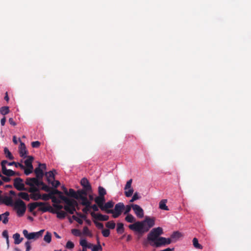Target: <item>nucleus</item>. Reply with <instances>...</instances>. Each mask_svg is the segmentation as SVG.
Segmentation results:
<instances>
[{"label": "nucleus", "mask_w": 251, "mask_h": 251, "mask_svg": "<svg viewBox=\"0 0 251 251\" xmlns=\"http://www.w3.org/2000/svg\"><path fill=\"white\" fill-rule=\"evenodd\" d=\"M163 233L162 227L152 228L147 235V239L150 242V245L153 247L159 248L170 244L173 241L171 238L160 237V235Z\"/></svg>", "instance_id": "nucleus-1"}, {"label": "nucleus", "mask_w": 251, "mask_h": 251, "mask_svg": "<svg viewBox=\"0 0 251 251\" xmlns=\"http://www.w3.org/2000/svg\"><path fill=\"white\" fill-rule=\"evenodd\" d=\"M139 226V228H143L145 231L148 232L155 225L154 218L146 217L144 220L135 222Z\"/></svg>", "instance_id": "nucleus-2"}, {"label": "nucleus", "mask_w": 251, "mask_h": 251, "mask_svg": "<svg viewBox=\"0 0 251 251\" xmlns=\"http://www.w3.org/2000/svg\"><path fill=\"white\" fill-rule=\"evenodd\" d=\"M39 210L43 212L49 211L51 213L56 214L57 217L60 219H63L65 218V217L66 216V212L63 211L55 210L50 205H47V206L41 207L40 208H39Z\"/></svg>", "instance_id": "nucleus-3"}, {"label": "nucleus", "mask_w": 251, "mask_h": 251, "mask_svg": "<svg viewBox=\"0 0 251 251\" xmlns=\"http://www.w3.org/2000/svg\"><path fill=\"white\" fill-rule=\"evenodd\" d=\"M125 206L123 202H119L115 205L114 209H111L108 211V214H112L114 218L119 217L125 209Z\"/></svg>", "instance_id": "nucleus-4"}, {"label": "nucleus", "mask_w": 251, "mask_h": 251, "mask_svg": "<svg viewBox=\"0 0 251 251\" xmlns=\"http://www.w3.org/2000/svg\"><path fill=\"white\" fill-rule=\"evenodd\" d=\"M44 231V229H42L38 232L28 233L26 229H24L23 231V233L27 239L36 240L42 236Z\"/></svg>", "instance_id": "nucleus-5"}, {"label": "nucleus", "mask_w": 251, "mask_h": 251, "mask_svg": "<svg viewBox=\"0 0 251 251\" xmlns=\"http://www.w3.org/2000/svg\"><path fill=\"white\" fill-rule=\"evenodd\" d=\"M14 208L17 210V213L19 216H23L26 210L25 203L21 200L18 199L14 202Z\"/></svg>", "instance_id": "nucleus-6"}, {"label": "nucleus", "mask_w": 251, "mask_h": 251, "mask_svg": "<svg viewBox=\"0 0 251 251\" xmlns=\"http://www.w3.org/2000/svg\"><path fill=\"white\" fill-rule=\"evenodd\" d=\"M77 201L74 200H72L68 203L66 204L64 206L65 211L70 214H73L76 211L75 207L77 206Z\"/></svg>", "instance_id": "nucleus-7"}, {"label": "nucleus", "mask_w": 251, "mask_h": 251, "mask_svg": "<svg viewBox=\"0 0 251 251\" xmlns=\"http://www.w3.org/2000/svg\"><path fill=\"white\" fill-rule=\"evenodd\" d=\"M139 226L137 223H134L133 224L129 225L128 227L130 230L137 233V239L139 240L145 233L147 232L143 229V228H139Z\"/></svg>", "instance_id": "nucleus-8"}, {"label": "nucleus", "mask_w": 251, "mask_h": 251, "mask_svg": "<svg viewBox=\"0 0 251 251\" xmlns=\"http://www.w3.org/2000/svg\"><path fill=\"white\" fill-rule=\"evenodd\" d=\"M13 185L18 191L27 190V189L25 188V185L23 183V180L20 177H16L14 179Z\"/></svg>", "instance_id": "nucleus-9"}, {"label": "nucleus", "mask_w": 251, "mask_h": 251, "mask_svg": "<svg viewBox=\"0 0 251 251\" xmlns=\"http://www.w3.org/2000/svg\"><path fill=\"white\" fill-rule=\"evenodd\" d=\"M132 179H130L126 182L124 189L125 190V194L126 197H131L133 193V189L131 188V184Z\"/></svg>", "instance_id": "nucleus-10"}, {"label": "nucleus", "mask_w": 251, "mask_h": 251, "mask_svg": "<svg viewBox=\"0 0 251 251\" xmlns=\"http://www.w3.org/2000/svg\"><path fill=\"white\" fill-rule=\"evenodd\" d=\"M132 209L135 214L139 218H142L144 216V211L143 209L137 204H132Z\"/></svg>", "instance_id": "nucleus-11"}, {"label": "nucleus", "mask_w": 251, "mask_h": 251, "mask_svg": "<svg viewBox=\"0 0 251 251\" xmlns=\"http://www.w3.org/2000/svg\"><path fill=\"white\" fill-rule=\"evenodd\" d=\"M80 184L83 187V189H84L89 192H92V187L88 180L86 178H83L80 181Z\"/></svg>", "instance_id": "nucleus-12"}, {"label": "nucleus", "mask_w": 251, "mask_h": 251, "mask_svg": "<svg viewBox=\"0 0 251 251\" xmlns=\"http://www.w3.org/2000/svg\"><path fill=\"white\" fill-rule=\"evenodd\" d=\"M19 154L21 157L25 158L27 157V151L26 149L25 144L21 141L20 146L19 150Z\"/></svg>", "instance_id": "nucleus-13"}, {"label": "nucleus", "mask_w": 251, "mask_h": 251, "mask_svg": "<svg viewBox=\"0 0 251 251\" xmlns=\"http://www.w3.org/2000/svg\"><path fill=\"white\" fill-rule=\"evenodd\" d=\"M38 206H40V208L41 207L47 206L45 203L42 202H35L30 203L28 205L29 212H32Z\"/></svg>", "instance_id": "nucleus-14"}, {"label": "nucleus", "mask_w": 251, "mask_h": 251, "mask_svg": "<svg viewBox=\"0 0 251 251\" xmlns=\"http://www.w3.org/2000/svg\"><path fill=\"white\" fill-rule=\"evenodd\" d=\"M91 216L96 220L101 221H106L109 219V216L107 215H103L101 214H95L94 212L91 213Z\"/></svg>", "instance_id": "nucleus-15"}, {"label": "nucleus", "mask_w": 251, "mask_h": 251, "mask_svg": "<svg viewBox=\"0 0 251 251\" xmlns=\"http://www.w3.org/2000/svg\"><path fill=\"white\" fill-rule=\"evenodd\" d=\"M114 205V202L112 201H107V202L105 203L103 205V206L101 207V210L105 211L106 213L108 214V211L109 210H110L111 209H109L110 208H112L113 207Z\"/></svg>", "instance_id": "nucleus-16"}, {"label": "nucleus", "mask_w": 251, "mask_h": 251, "mask_svg": "<svg viewBox=\"0 0 251 251\" xmlns=\"http://www.w3.org/2000/svg\"><path fill=\"white\" fill-rule=\"evenodd\" d=\"M54 172L56 173V171L55 170L46 172L45 174L47 177V181L49 183H50L51 181L55 179V174Z\"/></svg>", "instance_id": "nucleus-17"}, {"label": "nucleus", "mask_w": 251, "mask_h": 251, "mask_svg": "<svg viewBox=\"0 0 251 251\" xmlns=\"http://www.w3.org/2000/svg\"><path fill=\"white\" fill-rule=\"evenodd\" d=\"M94 201L99 207L101 209V207L103 206L105 203V199L104 197L98 196L95 198Z\"/></svg>", "instance_id": "nucleus-18"}, {"label": "nucleus", "mask_w": 251, "mask_h": 251, "mask_svg": "<svg viewBox=\"0 0 251 251\" xmlns=\"http://www.w3.org/2000/svg\"><path fill=\"white\" fill-rule=\"evenodd\" d=\"M2 203L7 206H13L14 205L12 197L9 196H4L1 200Z\"/></svg>", "instance_id": "nucleus-19"}, {"label": "nucleus", "mask_w": 251, "mask_h": 251, "mask_svg": "<svg viewBox=\"0 0 251 251\" xmlns=\"http://www.w3.org/2000/svg\"><path fill=\"white\" fill-rule=\"evenodd\" d=\"M34 173L36 175V178L38 179H42L44 175L43 171L40 167H37L34 170Z\"/></svg>", "instance_id": "nucleus-20"}, {"label": "nucleus", "mask_w": 251, "mask_h": 251, "mask_svg": "<svg viewBox=\"0 0 251 251\" xmlns=\"http://www.w3.org/2000/svg\"><path fill=\"white\" fill-rule=\"evenodd\" d=\"M2 173L5 176L10 177L14 176L17 175V173L10 169H7V168H4L1 169Z\"/></svg>", "instance_id": "nucleus-21"}, {"label": "nucleus", "mask_w": 251, "mask_h": 251, "mask_svg": "<svg viewBox=\"0 0 251 251\" xmlns=\"http://www.w3.org/2000/svg\"><path fill=\"white\" fill-rule=\"evenodd\" d=\"M38 182V179L36 177H28L26 179L25 183L27 185H36Z\"/></svg>", "instance_id": "nucleus-22"}, {"label": "nucleus", "mask_w": 251, "mask_h": 251, "mask_svg": "<svg viewBox=\"0 0 251 251\" xmlns=\"http://www.w3.org/2000/svg\"><path fill=\"white\" fill-rule=\"evenodd\" d=\"M27 158L25 161V165L27 168H30L33 169L32 162L34 159V158L32 156H27Z\"/></svg>", "instance_id": "nucleus-23"}, {"label": "nucleus", "mask_w": 251, "mask_h": 251, "mask_svg": "<svg viewBox=\"0 0 251 251\" xmlns=\"http://www.w3.org/2000/svg\"><path fill=\"white\" fill-rule=\"evenodd\" d=\"M167 202V200H166V199L162 200L159 203V208L162 210L169 211V209L168 207L166 205Z\"/></svg>", "instance_id": "nucleus-24"}, {"label": "nucleus", "mask_w": 251, "mask_h": 251, "mask_svg": "<svg viewBox=\"0 0 251 251\" xmlns=\"http://www.w3.org/2000/svg\"><path fill=\"white\" fill-rule=\"evenodd\" d=\"M88 193H89L87 191L84 190V189H81L77 190L76 192V195H77V200L80 199L82 197H83L84 196H86Z\"/></svg>", "instance_id": "nucleus-25"}, {"label": "nucleus", "mask_w": 251, "mask_h": 251, "mask_svg": "<svg viewBox=\"0 0 251 251\" xmlns=\"http://www.w3.org/2000/svg\"><path fill=\"white\" fill-rule=\"evenodd\" d=\"M81 200V204L85 206H90L91 202L89 201L86 196H84L80 199Z\"/></svg>", "instance_id": "nucleus-26"}, {"label": "nucleus", "mask_w": 251, "mask_h": 251, "mask_svg": "<svg viewBox=\"0 0 251 251\" xmlns=\"http://www.w3.org/2000/svg\"><path fill=\"white\" fill-rule=\"evenodd\" d=\"M13 238L14 239V243L15 244H19L23 240V238H20V235L18 233L13 234Z\"/></svg>", "instance_id": "nucleus-27"}, {"label": "nucleus", "mask_w": 251, "mask_h": 251, "mask_svg": "<svg viewBox=\"0 0 251 251\" xmlns=\"http://www.w3.org/2000/svg\"><path fill=\"white\" fill-rule=\"evenodd\" d=\"M125 220L128 222V223H135L136 219L134 218V217L130 214H127L126 216L125 217Z\"/></svg>", "instance_id": "nucleus-28"}, {"label": "nucleus", "mask_w": 251, "mask_h": 251, "mask_svg": "<svg viewBox=\"0 0 251 251\" xmlns=\"http://www.w3.org/2000/svg\"><path fill=\"white\" fill-rule=\"evenodd\" d=\"M181 236V233L178 231L174 232L171 235V238L172 240H174V242L176 241L178 239H179Z\"/></svg>", "instance_id": "nucleus-29"}, {"label": "nucleus", "mask_w": 251, "mask_h": 251, "mask_svg": "<svg viewBox=\"0 0 251 251\" xmlns=\"http://www.w3.org/2000/svg\"><path fill=\"white\" fill-rule=\"evenodd\" d=\"M30 198L34 201L41 199V195L39 193H33L30 194Z\"/></svg>", "instance_id": "nucleus-30"}, {"label": "nucleus", "mask_w": 251, "mask_h": 251, "mask_svg": "<svg viewBox=\"0 0 251 251\" xmlns=\"http://www.w3.org/2000/svg\"><path fill=\"white\" fill-rule=\"evenodd\" d=\"M116 230L118 233H123L124 232V224L121 223H118Z\"/></svg>", "instance_id": "nucleus-31"}, {"label": "nucleus", "mask_w": 251, "mask_h": 251, "mask_svg": "<svg viewBox=\"0 0 251 251\" xmlns=\"http://www.w3.org/2000/svg\"><path fill=\"white\" fill-rule=\"evenodd\" d=\"M4 152L6 158L9 159L10 160H13L14 159L13 156L12 155L10 151L6 147L4 148Z\"/></svg>", "instance_id": "nucleus-32"}, {"label": "nucleus", "mask_w": 251, "mask_h": 251, "mask_svg": "<svg viewBox=\"0 0 251 251\" xmlns=\"http://www.w3.org/2000/svg\"><path fill=\"white\" fill-rule=\"evenodd\" d=\"M193 244L196 249H202V246L199 243L198 240L196 238L193 239Z\"/></svg>", "instance_id": "nucleus-33"}, {"label": "nucleus", "mask_w": 251, "mask_h": 251, "mask_svg": "<svg viewBox=\"0 0 251 251\" xmlns=\"http://www.w3.org/2000/svg\"><path fill=\"white\" fill-rule=\"evenodd\" d=\"M18 196L25 201H29V197L28 194L27 193L20 192L18 194Z\"/></svg>", "instance_id": "nucleus-34"}, {"label": "nucleus", "mask_w": 251, "mask_h": 251, "mask_svg": "<svg viewBox=\"0 0 251 251\" xmlns=\"http://www.w3.org/2000/svg\"><path fill=\"white\" fill-rule=\"evenodd\" d=\"M44 240L47 243H50L51 241V234L49 232H47L44 236Z\"/></svg>", "instance_id": "nucleus-35"}, {"label": "nucleus", "mask_w": 251, "mask_h": 251, "mask_svg": "<svg viewBox=\"0 0 251 251\" xmlns=\"http://www.w3.org/2000/svg\"><path fill=\"white\" fill-rule=\"evenodd\" d=\"M0 112L1 114L5 115L9 113V109L8 106H3L0 108Z\"/></svg>", "instance_id": "nucleus-36"}, {"label": "nucleus", "mask_w": 251, "mask_h": 251, "mask_svg": "<svg viewBox=\"0 0 251 251\" xmlns=\"http://www.w3.org/2000/svg\"><path fill=\"white\" fill-rule=\"evenodd\" d=\"M66 195L70 196L71 197L74 198L75 199H77L76 192H75L73 189H70L69 191L68 192V194Z\"/></svg>", "instance_id": "nucleus-37"}, {"label": "nucleus", "mask_w": 251, "mask_h": 251, "mask_svg": "<svg viewBox=\"0 0 251 251\" xmlns=\"http://www.w3.org/2000/svg\"><path fill=\"white\" fill-rule=\"evenodd\" d=\"M99 196L104 197L106 194L105 189L101 186L98 188Z\"/></svg>", "instance_id": "nucleus-38"}, {"label": "nucleus", "mask_w": 251, "mask_h": 251, "mask_svg": "<svg viewBox=\"0 0 251 251\" xmlns=\"http://www.w3.org/2000/svg\"><path fill=\"white\" fill-rule=\"evenodd\" d=\"M30 187L28 189V192L32 193H36L39 192V189L38 188V186L36 185H29Z\"/></svg>", "instance_id": "nucleus-39"}, {"label": "nucleus", "mask_w": 251, "mask_h": 251, "mask_svg": "<svg viewBox=\"0 0 251 251\" xmlns=\"http://www.w3.org/2000/svg\"><path fill=\"white\" fill-rule=\"evenodd\" d=\"M58 196H59V198L61 200H62L65 203V204L68 203V202H69L70 201H71L72 200H71V199L67 198L66 197L63 196L62 192H61V194H59Z\"/></svg>", "instance_id": "nucleus-40"}, {"label": "nucleus", "mask_w": 251, "mask_h": 251, "mask_svg": "<svg viewBox=\"0 0 251 251\" xmlns=\"http://www.w3.org/2000/svg\"><path fill=\"white\" fill-rule=\"evenodd\" d=\"M8 165L9 166H12V165H15V166L16 167H20L21 169H25V166L21 163H18V162H9Z\"/></svg>", "instance_id": "nucleus-41"}, {"label": "nucleus", "mask_w": 251, "mask_h": 251, "mask_svg": "<svg viewBox=\"0 0 251 251\" xmlns=\"http://www.w3.org/2000/svg\"><path fill=\"white\" fill-rule=\"evenodd\" d=\"M115 223L113 221L108 222L106 224V227L109 229H114L115 227Z\"/></svg>", "instance_id": "nucleus-42"}, {"label": "nucleus", "mask_w": 251, "mask_h": 251, "mask_svg": "<svg viewBox=\"0 0 251 251\" xmlns=\"http://www.w3.org/2000/svg\"><path fill=\"white\" fill-rule=\"evenodd\" d=\"M50 193L51 197H55L54 196V195H59V194H61V191H59L57 189H51V190Z\"/></svg>", "instance_id": "nucleus-43"}, {"label": "nucleus", "mask_w": 251, "mask_h": 251, "mask_svg": "<svg viewBox=\"0 0 251 251\" xmlns=\"http://www.w3.org/2000/svg\"><path fill=\"white\" fill-rule=\"evenodd\" d=\"M51 196L50 192L48 194H44L41 195V199L45 201L49 200L50 199H51Z\"/></svg>", "instance_id": "nucleus-44"}, {"label": "nucleus", "mask_w": 251, "mask_h": 251, "mask_svg": "<svg viewBox=\"0 0 251 251\" xmlns=\"http://www.w3.org/2000/svg\"><path fill=\"white\" fill-rule=\"evenodd\" d=\"M92 251H102V248L101 245L100 244L99 241H98V245H95Z\"/></svg>", "instance_id": "nucleus-45"}, {"label": "nucleus", "mask_w": 251, "mask_h": 251, "mask_svg": "<svg viewBox=\"0 0 251 251\" xmlns=\"http://www.w3.org/2000/svg\"><path fill=\"white\" fill-rule=\"evenodd\" d=\"M140 198H141V197H140V196H139L138 195V193L137 192H135V193L134 194V195H133V197H132V199L130 200V201H130V202H133V201H136V200H139V199H140Z\"/></svg>", "instance_id": "nucleus-46"}, {"label": "nucleus", "mask_w": 251, "mask_h": 251, "mask_svg": "<svg viewBox=\"0 0 251 251\" xmlns=\"http://www.w3.org/2000/svg\"><path fill=\"white\" fill-rule=\"evenodd\" d=\"M72 233L75 236H80L81 235V233L79 229H73L72 230Z\"/></svg>", "instance_id": "nucleus-47"}, {"label": "nucleus", "mask_w": 251, "mask_h": 251, "mask_svg": "<svg viewBox=\"0 0 251 251\" xmlns=\"http://www.w3.org/2000/svg\"><path fill=\"white\" fill-rule=\"evenodd\" d=\"M131 208H132V204L131 205H126V206H125V211L124 212V214L126 215L127 214H129L128 213L131 210Z\"/></svg>", "instance_id": "nucleus-48"}, {"label": "nucleus", "mask_w": 251, "mask_h": 251, "mask_svg": "<svg viewBox=\"0 0 251 251\" xmlns=\"http://www.w3.org/2000/svg\"><path fill=\"white\" fill-rule=\"evenodd\" d=\"M31 145L32 147L33 148H38L41 145V143L38 141H34L31 142Z\"/></svg>", "instance_id": "nucleus-49"}, {"label": "nucleus", "mask_w": 251, "mask_h": 251, "mask_svg": "<svg viewBox=\"0 0 251 251\" xmlns=\"http://www.w3.org/2000/svg\"><path fill=\"white\" fill-rule=\"evenodd\" d=\"M74 244L72 241H68L66 245V247L69 249H73L74 248Z\"/></svg>", "instance_id": "nucleus-50"}, {"label": "nucleus", "mask_w": 251, "mask_h": 251, "mask_svg": "<svg viewBox=\"0 0 251 251\" xmlns=\"http://www.w3.org/2000/svg\"><path fill=\"white\" fill-rule=\"evenodd\" d=\"M53 206L55 208L54 210L57 211H61V210L62 208H64V207L62 205L59 204H53Z\"/></svg>", "instance_id": "nucleus-51"}, {"label": "nucleus", "mask_w": 251, "mask_h": 251, "mask_svg": "<svg viewBox=\"0 0 251 251\" xmlns=\"http://www.w3.org/2000/svg\"><path fill=\"white\" fill-rule=\"evenodd\" d=\"M102 234L105 237H108L110 235V230L108 229H103L102 231Z\"/></svg>", "instance_id": "nucleus-52"}, {"label": "nucleus", "mask_w": 251, "mask_h": 251, "mask_svg": "<svg viewBox=\"0 0 251 251\" xmlns=\"http://www.w3.org/2000/svg\"><path fill=\"white\" fill-rule=\"evenodd\" d=\"M50 184H51L53 187L57 188L60 185V183L58 180H55L54 179V180L51 181Z\"/></svg>", "instance_id": "nucleus-53"}, {"label": "nucleus", "mask_w": 251, "mask_h": 251, "mask_svg": "<svg viewBox=\"0 0 251 251\" xmlns=\"http://www.w3.org/2000/svg\"><path fill=\"white\" fill-rule=\"evenodd\" d=\"M51 189L50 187L47 186L46 184H44L43 186L42 187L41 189L47 192H50Z\"/></svg>", "instance_id": "nucleus-54"}, {"label": "nucleus", "mask_w": 251, "mask_h": 251, "mask_svg": "<svg viewBox=\"0 0 251 251\" xmlns=\"http://www.w3.org/2000/svg\"><path fill=\"white\" fill-rule=\"evenodd\" d=\"M83 233L86 235H91L90 231L87 226H84L83 228Z\"/></svg>", "instance_id": "nucleus-55"}, {"label": "nucleus", "mask_w": 251, "mask_h": 251, "mask_svg": "<svg viewBox=\"0 0 251 251\" xmlns=\"http://www.w3.org/2000/svg\"><path fill=\"white\" fill-rule=\"evenodd\" d=\"M72 218L76 221L79 224L81 225L83 224V221L80 218H78L75 215H73L72 216Z\"/></svg>", "instance_id": "nucleus-56"}, {"label": "nucleus", "mask_w": 251, "mask_h": 251, "mask_svg": "<svg viewBox=\"0 0 251 251\" xmlns=\"http://www.w3.org/2000/svg\"><path fill=\"white\" fill-rule=\"evenodd\" d=\"M80 245L82 248H87V242L85 239H82L80 241Z\"/></svg>", "instance_id": "nucleus-57"}, {"label": "nucleus", "mask_w": 251, "mask_h": 251, "mask_svg": "<svg viewBox=\"0 0 251 251\" xmlns=\"http://www.w3.org/2000/svg\"><path fill=\"white\" fill-rule=\"evenodd\" d=\"M24 169L25 170V174L26 176H28L30 174H31L32 172V170H33V169H31L30 168H27V167H26V168H25V169Z\"/></svg>", "instance_id": "nucleus-58"}, {"label": "nucleus", "mask_w": 251, "mask_h": 251, "mask_svg": "<svg viewBox=\"0 0 251 251\" xmlns=\"http://www.w3.org/2000/svg\"><path fill=\"white\" fill-rule=\"evenodd\" d=\"M51 199L53 204H59L61 202L60 201L58 200L55 197H51Z\"/></svg>", "instance_id": "nucleus-59"}, {"label": "nucleus", "mask_w": 251, "mask_h": 251, "mask_svg": "<svg viewBox=\"0 0 251 251\" xmlns=\"http://www.w3.org/2000/svg\"><path fill=\"white\" fill-rule=\"evenodd\" d=\"M94 223L96 225V226H97V227L98 228H99V229H103V224H102L101 223H99V222H98L96 221H94Z\"/></svg>", "instance_id": "nucleus-60"}, {"label": "nucleus", "mask_w": 251, "mask_h": 251, "mask_svg": "<svg viewBox=\"0 0 251 251\" xmlns=\"http://www.w3.org/2000/svg\"><path fill=\"white\" fill-rule=\"evenodd\" d=\"M89 207L90 208L93 209V211L95 212H97V211H99V208H98L99 206H98L97 204L91 205V204L90 206H89Z\"/></svg>", "instance_id": "nucleus-61"}, {"label": "nucleus", "mask_w": 251, "mask_h": 251, "mask_svg": "<svg viewBox=\"0 0 251 251\" xmlns=\"http://www.w3.org/2000/svg\"><path fill=\"white\" fill-rule=\"evenodd\" d=\"M25 246L26 247V251H29L31 249L30 242L29 241H26L25 243Z\"/></svg>", "instance_id": "nucleus-62"}, {"label": "nucleus", "mask_w": 251, "mask_h": 251, "mask_svg": "<svg viewBox=\"0 0 251 251\" xmlns=\"http://www.w3.org/2000/svg\"><path fill=\"white\" fill-rule=\"evenodd\" d=\"M1 179L5 182H8L10 181V178L8 176H4L2 175L1 176Z\"/></svg>", "instance_id": "nucleus-63"}, {"label": "nucleus", "mask_w": 251, "mask_h": 251, "mask_svg": "<svg viewBox=\"0 0 251 251\" xmlns=\"http://www.w3.org/2000/svg\"><path fill=\"white\" fill-rule=\"evenodd\" d=\"M8 163H8L7 160H2L1 162V169H3L4 168H6L5 165L6 164H8Z\"/></svg>", "instance_id": "nucleus-64"}]
</instances>
